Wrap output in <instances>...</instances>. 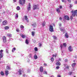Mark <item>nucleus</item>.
I'll list each match as a JSON object with an SVG mask.
<instances>
[{
    "mask_svg": "<svg viewBox=\"0 0 77 77\" xmlns=\"http://www.w3.org/2000/svg\"><path fill=\"white\" fill-rule=\"evenodd\" d=\"M71 12L72 13V14L73 17H75V15H77V10L75 11H74L73 10H72Z\"/></svg>",
    "mask_w": 77,
    "mask_h": 77,
    "instance_id": "obj_1",
    "label": "nucleus"
},
{
    "mask_svg": "<svg viewBox=\"0 0 77 77\" xmlns=\"http://www.w3.org/2000/svg\"><path fill=\"white\" fill-rule=\"evenodd\" d=\"M3 50H1L0 51V60L1 58H2L3 57Z\"/></svg>",
    "mask_w": 77,
    "mask_h": 77,
    "instance_id": "obj_2",
    "label": "nucleus"
},
{
    "mask_svg": "<svg viewBox=\"0 0 77 77\" xmlns=\"http://www.w3.org/2000/svg\"><path fill=\"white\" fill-rule=\"evenodd\" d=\"M49 30L50 32H54V30L53 29V26L51 25L50 26Z\"/></svg>",
    "mask_w": 77,
    "mask_h": 77,
    "instance_id": "obj_3",
    "label": "nucleus"
},
{
    "mask_svg": "<svg viewBox=\"0 0 77 77\" xmlns=\"http://www.w3.org/2000/svg\"><path fill=\"white\" fill-rule=\"evenodd\" d=\"M39 6V5H34L33 6V10H35V9H39V8H38Z\"/></svg>",
    "mask_w": 77,
    "mask_h": 77,
    "instance_id": "obj_4",
    "label": "nucleus"
},
{
    "mask_svg": "<svg viewBox=\"0 0 77 77\" xmlns=\"http://www.w3.org/2000/svg\"><path fill=\"white\" fill-rule=\"evenodd\" d=\"M2 25L6 26L8 24V22L6 20H4L2 22Z\"/></svg>",
    "mask_w": 77,
    "mask_h": 77,
    "instance_id": "obj_5",
    "label": "nucleus"
},
{
    "mask_svg": "<svg viewBox=\"0 0 77 77\" xmlns=\"http://www.w3.org/2000/svg\"><path fill=\"white\" fill-rule=\"evenodd\" d=\"M3 38L4 42H6V36H3Z\"/></svg>",
    "mask_w": 77,
    "mask_h": 77,
    "instance_id": "obj_6",
    "label": "nucleus"
},
{
    "mask_svg": "<svg viewBox=\"0 0 77 77\" xmlns=\"http://www.w3.org/2000/svg\"><path fill=\"white\" fill-rule=\"evenodd\" d=\"M65 19L67 20H69V17L68 16H65Z\"/></svg>",
    "mask_w": 77,
    "mask_h": 77,
    "instance_id": "obj_7",
    "label": "nucleus"
},
{
    "mask_svg": "<svg viewBox=\"0 0 77 77\" xmlns=\"http://www.w3.org/2000/svg\"><path fill=\"white\" fill-rule=\"evenodd\" d=\"M69 50V51H72V48L71 47V46H70L68 48Z\"/></svg>",
    "mask_w": 77,
    "mask_h": 77,
    "instance_id": "obj_8",
    "label": "nucleus"
},
{
    "mask_svg": "<svg viewBox=\"0 0 77 77\" xmlns=\"http://www.w3.org/2000/svg\"><path fill=\"white\" fill-rule=\"evenodd\" d=\"M32 26H33V27H35L36 26V23H33L32 24Z\"/></svg>",
    "mask_w": 77,
    "mask_h": 77,
    "instance_id": "obj_9",
    "label": "nucleus"
},
{
    "mask_svg": "<svg viewBox=\"0 0 77 77\" xmlns=\"http://www.w3.org/2000/svg\"><path fill=\"white\" fill-rule=\"evenodd\" d=\"M27 9L28 11L30 10V3H29V7H27Z\"/></svg>",
    "mask_w": 77,
    "mask_h": 77,
    "instance_id": "obj_10",
    "label": "nucleus"
},
{
    "mask_svg": "<svg viewBox=\"0 0 77 77\" xmlns=\"http://www.w3.org/2000/svg\"><path fill=\"white\" fill-rule=\"evenodd\" d=\"M25 19L27 22H29L28 18H27V17L26 16H25Z\"/></svg>",
    "mask_w": 77,
    "mask_h": 77,
    "instance_id": "obj_11",
    "label": "nucleus"
},
{
    "mask_svg": "<svg viewBox=\"0 0 77 77\" xmlns=\"http://www.w3.org/2000/svg\"><path fill=\"white\" fill-rule=\"evenodd\" d=\"M5 75L7 76L9 74V71H8L6 70L5 71Z\"/></svg>",
    "mask_w": 77,
    "mask_h": 77,
    "instance_id": "obj_12",
    "label": "nucleus"
},
{
    "mask_svg": "<svg viewBox=\"0 0 77 77\" xmlns=\"http://www.w3.org/2000/svg\"><path fill=\"white\" fill-rule=\"evenodd\" d=\"M40 70L41 71V72H43V67L42 66H41L40 67Z\"/></svg>",
    "mask_w": 77,
    "mask_h": 77,
    "instance_id": "obj_13",
    "label": "nucleus"
},
{
    "mask_svg": "<svg viewBox=\"0 0 77 77\" xmlns=\"http://www.w3.org/2000/svg\"><path fill=\"white\" fill-rule=\"evenodd\" d=\"M7 36L9 38H11L12 37V34H7Z\"/></svg>",
    "mask_w": 77,
    "mask_h": 77,
    "instance_id": "obj_14",
    "label": "nucleus"
},
{
    "mask_svg": "<svg viewBox=\"0 0 77 77\" xmlns=\"http://www.w3.org/2000/svg\"><path fill=\"white\" fill-rule=\"evenodd\" d=\"M56 10H57V12L58 13H60V9L59 8H57L56 9Z\"/></svg>",
    "mask_w": 77,
    "mask_h": 77,
    "instance_id": "obj_15",
    "label": "nucleus"
},
{
    "mask_svg": "<svg viewBox=\"0 0 77 77\" xmlns=\"http://www.w3.org/2000/svg\"><path fill=\"white\" fill-rule=\"evenodd\" d=\"M22 72V70H19L18 72V73L19 74H20V75L21 74V72Z\"/></svg>",
    "mask_w": 77,
    "mask_h": 77,
    "instance_id": "obj_16",
    "label": "nucleus"
},
{
    "mask_svg": "<svg viewBox=\"0 0 77 77\" xmlns=\"http://www.w3.org/2000/svg\"><path fill=\"white\" fill-rule=\"evenodd\" d=\"M20 36H21L23 38H24L25 37H26V36L25 35H23L22 34H20Z\"/></svg>",
    "mask_w": 77,
    "mask_h": 77,
    "instance_id": "obj_17",
    "label": "nucleus"
},
{
    "mask_svg": "<svg viewBox=\"0 0 77 77\" xmlns=\"http://www.w3.org/2000/svg\"><path fill=\"white\" fill-rule=\"evenodd\" d=\"M52 37L55 40H57V37H56V36L53 35L52 36Z\"/></svg>",
    "mask_w": 77,
    "mask_h": 77,
    "instance_id": "obj_18",
    "label": "nucleus"
},
{
    "mask_svg": "<svg viewBox=\"0 0 77 77\" xmlns=\"http://www.w3.org/2000/svg\"><path fill=\"white\" fill-rule=\"evenodd\" d=\"M18 14H16L15 17V18L16 20H17V19H18Z\"/></svg>",
    "mask_w": 77,
    "mask_h": 77,
    "instance_id": "obj_19",
    "label": "nucleus"
},
{
    "mask_svg": "<svg viewBox=\"0 0 77 77\" xmlns=\"http://www.w3.org/2000/svg\"><path fill=\"white\" fill-rule=\"evenodd\" d=\"M65 38H68L69 36L68 35V33H66L65 34Z\"/></svg>",
    "mask_w": 77,
    "mask_h": 77,
    "instance_id": "obj_20",
    "label": "nucleus"
},
{
    "mask_svg": "<svg viewBox=\"0 0 77 77\" xmlns=\"http://www.w3.org/2000/svg\"><path fill=\"white\" fill-rule=\"evenodd\" d=\"M56 65L57 66H60V63L59 62H57L56 63Z\"/></svg>",
    "mask_w": 77,
    "mask_h": 77,
    "instance_id": "obj_21",
    "label": "nucleus"
},
{
    "mask_svg": "<svg viewBox=\"0 0 77 77\" xmlns=\"http://www.w3.org/2000/svg\"><path fill=\"white\" fill-rule=\"evenodd\" d=\"M34 58L35 59H38V57L36 54L34 56Z\"/></svg>",
    "mask_w": 77,
    "mask_h": 77,
    "instance_id": "obj_22",
    "label": "nucleus"
},
{
    "mask_svg": "<svg viewBox=\"0 0 77 77\" xmlns=\"http://www.w3.org/2000/svg\"><path fill=\"white\" fill-rule=\"evenodd\" d=\"M76 65V63H72V67H74V66H75Z\"/></svg>",
    "mask_w": 77,
    "mask_h": 77,
    "instance_id": "obj_23",
    "label": "nucleus"
},
{
    "mask_svg": "<svg viewBox=\"0 0 77 77\" xmlns=\"http://www.w3.org/2000/svg\"><path fill=\"white\" fill-rule=\"evenodd\" d=\"M31 33H32V36H35V32H31Z\"/></svg>",
    "mask_w": 77,
    "mask_h": 77,
    "instance_id": "obj_24",
    "label": "nucleus"
},
{
    "mask_svg": "<svg viewBox=\"0 0 77 77\" xmlns=\"http://www.w3.org/2000/svg\"><path fill=\"white\" fill-rule=\"evenodd\" d=\"M4 28L5 30H8V29H9V26H5L4 27Z\"/></svg>",
    "mask_w": 77,
    "mask_h": 77,
    "instance_id": "obj_25",
    "label": "nucleus"
},
{
    "mask_svg": "<svg viewBox=\"0 0 77 77\" xmlns=\"http://www.w3.org/2000/svg\"><path fill=\"white\" fill-rule=\"evenodd\" d=\"M19 3L20 4V5H23L22 0H19Z\"/></svg>",
    "mask_w": 77,
    "mask_h": 77,
    "instance_id": "obj_26",
    "label": "nucleus"
},
{
    "mask_svg": "<svg viewBox=\"0 0 77 77\" xmlns=\"http://www.w3.org/2000/svg\"><path fill=\"white\" fill-rule=\"evenodd\" d=\"M17 11H19L20 10V8L19 6H18L17 8Z\"/></svg>",
    "mask_w": 77,
    "mask_h": 77,
    "instance_id": "obj_27",
    "label": "nucleus"
},
{
    "mask_svg": "<svg viewBox=\"0 0 77 77\" xmlns=\"http://www.w3.org/2000/svg\"><path fill=\"white\" fill-rule=\"evenodd\" d=\"M60 30L61 32H63V31H64L65 30V29L64 28H60Z\"/></svg>",
    "mask_w": 77,
    "mask_h": 77,
    "instance_id": "obj_28",
    "label": "nucleus"
},
{
    "mask_svg": "<svg viewBox=\"0 0 77 77\" xmlns=\"http://www.w3.org/2000/svg\"><path fill=\"white\" fill-rule=\"evenodd\" d=\"M25 42L26 44H29V42L28 41V40L27 39L26 40Z\"/></svg>",
    "mask_w": 77,
    "mask_h": 77,
    "instance_id": "obj_29",
    "label": "nucleus"
},
{
    "mask_svg": "<svg viewBox=\"0 0 77 77\" xmlns=\"http://www.w3.org/2000/svg\"><path fill=\"white\" fill-rule=\"evenodd\" d=\"M34 50L35 51H38V48L37 47H35L34 48Z\"/></svg>",
    "mask_w": 77,
    "mask_h": 77,
    "instance_id": "obj_30",
    "label": "nucleus"
},
{
    "mask_svg": "<svg viewBox=\"0 0 77 77\" xmlns=\"http://www.w3.org/2000/svg\"><path fill=\"white\" fill-rule=\"evenodd\" d=\"M1 74L2 75H4V73H3V71H2L1 72Z\"/></svg>",
    "mask_w": 77,
    "mask_h": 77,
    "instance_id": "obj_31",
    "label": "nucleus"
},
{
    "mask_svg": "<svg viewBox=\"0 0 77 77\" xmlns=\"http://www.w3.org/2000/svg\"><path fill=\"white\" fill-rule=\"evenodd\" d=\"M16 50V48H14L12 50V52H14V51H15Z\"/></svg>",
    "mask_w": 77,
    "mask_h": 77,
    "instance_id": "obj_32",
    "label": "nucleus"
},
{
    "mask_svg": "<svg viewBox=\"0 0 77 77\" xmlns=\"http://www.w3.org/2000/svg\"><path fill=\"white\" fill-rule=\"evenodd\" d=\"M43 74H47V72L46 71H44L43 72Z\"/></svg>",
    "mask_w": 77,
    "mask_h": 77,
    "instance_id": "obj_33",
    "label": "nucleus"
},
{
    "mask_svg": "<svg viewBox=\"0 0 77 77\" xmlns=\"http://www.w3.org/2000/svg\"><path fill=\"white\" fill-rule=\"evenodd\" d=\"M7 69H10V67L9 66H7L6 67Z\"/></svg>",
    "mask_w": 77,
    "mask_h": 77,
    "instance_id": "obj_34",
    "label": "nucleus"
},
{
    "mask_svg": "<svg viewBox=\"0 0 77 77\" xmlns=\"http://www.w3.org/2000/svg\"><path fill=\"white\" fill-rule=\"evenodd\" d=\"M42 25L43 26H45V22H43L42 23Z\"/></svg>",
    "mask_w": 77,
    "mask_h": 77,
    "instance_id": "obj_35",
    "label": "nucleus"
},
{
    "mask_svg": "<svg viewBox=\"0 0 77 77\" xmlns=\"http://www.w3.org/2000/svg\"><path fill=\"white\" fill-rule=\"evenodd\" d=\"M72 73H73V72H69V74L70 75H71V74H72Z\"/></svg>",
    "mask_w": 77,
    "mask_h": 77,
    "instance_id": "obj_36",
    "label": "nucleus"
},
{
    "mask_svg": "<svg viewBox=\"0 0 77 77\" xmlns=\"http://www.w3.org/2000/svg\"><path fill=\"white\" fill-rule=\"evenodd\" d=\"M63 45L64 47H66V43H63Z\"/></svg>",
    "mask_w": 77,
    "mask_h": 77,
    "instance_id": "obj_37",
    "label": "nucleus"
},
{
    "mask_svg": "<svg viewBox=\"0 0 77 77\" xmlns=\"http://www.w3.org/2000/svg\"><path fill=\"white\" fill-rule=\"evenodd\" d=\"M51 61H52V62H53V60H54V58L53 57H52L51 58Z\"/></svg>",
    "mask_w": 77,
    "mask_h": 77,
    "instance_id": "obj_38",
    "label": "nucleus"
},
{
    "mask_svg": "<svg viewBox=\"0 0 77 77\" xmlns=\"http://www.w3.org/2000/svg\"><path fill=\"white\" fill-rule=\"evenodd\" d=\"M57 56V55L56 54L55 55L53 54L52 55L53 57H56Z\"/></svg>",
    "mask_w": 77,
    "mask_h": 77,
    "instance_id": "obj_39",
    "label": "nucleus"
},
{
    "mask_svg": "<svg viewBox=\"0 0 77 77\" xmlns=\"http://www.w3.org/2000/svg\"><path fill=\"white\" fill-rule=\"evenodd\" d=\"M73 19V17H72V16H71V17H70V20H72Z\"/></svg>",
    "mask_w": 77,
    "mask_h": 77,
    "instance_id": "obj_40",
    "label": "nucleus"
},
{
    "mask_svg": "<svg viewBox=\"0 0 77 77\" xmlns=\"http://www.w3.org/2000/svg\"><path fill=\"white\" fill-rule=\"evenodd\" d=\"M17 66H20V63H17Z\"/></svg>",
    "mask_w": 77,
    "mask_h": 77,
    "instance_id": "obj_41",
    "label": "nucleus"
},
{
    "mask_svg": "<svg viewBox=\"0 0 77 77\" xmlns=\"http://www.w3.org/2000/svg\"><path fill=\"white\" fill-rule=\"evenodd\" d=\"M69 6L70 8H72V4H70Z\"/></svg>",
    "mask_w": 77,
    "mask_h": 77,
    "instance_id": "obj_42",
    "label": "nucleus"
},
{
    "mask_svg": "<svg viewBox=\"0 0 77 77\" xmlns=\"http://www.w3.org/2000/svg\"><path fill=\"white\" fill-rule=\"evenodd\" d=\"M29 57L31 58L32 57V54H30L29 55Z\"/></svg>",
    "mask_w": 77,
    "mask_h": 77,
    "instance_id": "obj_43",
    "label": "nucleus"
},
{
    "mask_svg": "<svg viewBox=\"0 0 77 77\" xmlns=\"http://www.w3.org/2000/svg\"><path fill=\"white\" fill-rule=\"evenodd\" d=\"M16 31H17V32H19L20 31V30H19V29H17Z\"/></svg>",
    "mask_w": 77,
    "mask_h": 77,
    "instance_id": "obj_44",
    "label": "nucleus"
},
{
    "mask_svg": "<svg viewBox=\"0 0 77 77\" xmlns=\"http://www.w3.org/2000/svg\"><path fill=\"white\" fill-rule=\"evenodd\" d=\"M65 62H68V60L67 59H66L65 60Z\"/></svg>",
    "mask_w": 77,
    "mask_h": 77,
    "instance_id": "obj_45",
    "label": "nucleus"
},
{
    "mask_svg": "<svg viewBox=\"0 0 77 77\" xmlns=\"http://www.w3.org/2000/svg\"><path fill=\"white\" fill-rule=\"evenodd\" d=\"M20 28H21V29H23L24 28V26H20Z\"/></svg>",
    "mask_w": 77,
    "mask_h": 77,
    "instance_id": "obj_46",
    "label": "nucleus"
},
{
    "mask_svg": "<svg viewBox=\"0 0 77 77\" xmlns=\"http://www.w3.org/2000/svg\"><path fill=\"white\" fill-rule=\"evenodd\" d=\"M60 9H62V6H60L59 7Z\"/></svg>",
    "mask_w": 77,
    "mask_h": 77,
    "instance_id": "obj_47",
    "label": "nucleus"
},
{
    "mask_svg": "<svg viewBox=\"0 0 77 77\" xmlns=\"http://www.w3.org/2000/svg\"><path fill=\"white\" fill-rule=\"evenodd\" d=\"M23 2V4H24V2H26V0H22Z\"/></svg>",
    "mask_w": 77,
    "mask_h": 77,
    "instance_id": "obj_48",
    "label": "nucleus"
},
{
    "mask_svg": "<svg viewBox=\"0 0 77 77\" xmlns=\"http://www.w3.org/2000/svg\"><path fill=\"white\" fill-rule=\"evenodd\" d=\"M60 67H59V66H57V67H56V69H59Z\"/></svg>",
    "mask_w": 77,
    "mask_h": 77,
    "instance_id": "obj_49",
    "label": "nucleus"
},
{
    "mask_svg": "<svg viewBox=\"0 0 77 77\" xmlns=\"http://www.w3.org/2000/svg\"><path fill=\"white\" fill-rule=\"evenodd\" d=\"M23 77H26V74H23Z\"/></svg>",
    "mask_w": 77,
    "mask_h": 77,
    "instance_id": "obj_50",
    "label": "nucleus"
},
{
    "mask_svg": "<svg viewBox=\"0 0 77 77\" xmlns=\"http://www.w3.org/2000/svg\"><path fill=\"white\" fill-rule=\"evenodd\" d=\"M6 53H8V50L7 49H6Z\"/></svg>",
    "mask_w": 77,
    "mask_h": 77,
    "instance_id": "obj_51",
    "label": "nucleus"
},
{
    "mask_svg": "<svg viewBox=\"0 0 77 77\" xmlns=\"http://www.w3.org/2000/svg\"><path fill=\"white\" fill-rule=\"evenodd\" d=\"M60 20H62V18L61 17H60Z\"/></svg>",
    "mask_w": 77,
    "mask_h": 77,
    "instance_id": "obj_52",
    "label": "nucleus"
},
{
    "mask_svg": "<svg viewBox=\"0 0 77 77\" xmlns=\"http://www.w3.org/2000/svg\"><path fill=\"white\" fill-rule=\"evenodd\" d=\"M68 0V2H70V3H71V0Z\"/></svg>",
    "mask_w": 77,
    "mask_h": 77,
    "instance_id": "obj_53",
    "label": "nucleus"
},
{
    "mask_svg": "<svg viewBox=\"0 0 77 77\" xmlns=\"http://www.w3.org/2000/svg\"><path fill=\"white\" fill-rule=\"evenodd\" d=\"M27 71H28V72H30V70H28Z\"/></svg>",
    "mask_w": 77,
    "mask_h": 77,
    "instance_id": "obj_54",
    "label": "nucleus"
},
{
    "mask_svg": "<svg viewBox=\"0 0 77 77\" xmlns=\"http://www.w3.org/2000/svg\"><path fill=\"white\" fill-rule=\"evenodd\" d=\"M66 69H69V66H67V67H66Z\"/></svg>",
    "mask_w": 77,
    "mask_h": 77,
    "instance_id": "obj_55",
    "label": "nucleus"
},
{
    "mask_svg": "<svg viewBox=\"0 0 77 77\" xmlns=\"http://www.w3.org/2000/svg\"><path fill=\"white\" fill-rule=\"evenodd\" d=\"M63 46L62 45H60V47H61V48L62 49V47Z\"/></svg>",
    "mask_w": 77,
    "mask_h": 77,
    "instance_id": "obj_56",
    "label": "nucleus"
},
{
    "mask_svg": "<svg viewBox=\"0 0 77 77\" xmlns=\"http://www.w3.org/2000/svg\"><path fill=\"white\" fill-rule=\"evenodd\" d=\"M58 77H61V76L60 75H58Z\"/></svg>",
    "mask_w": 77,
    "mask_h": 77,
    "instance_id": "obj_57",
    "label": "nucleus"
},
{
    "mask_svg": "<svg viewBox=\"0 0 77 77\" xmlns=\"http://www.w3.org/2000/svg\"><path fill=\"white\" fill-rule=\"evenodd\" d=\"M59 26H62L61 23H59Z\"/></svg>",
    "mask_w": 77,
    "mask_h": 77,
    "instance_id": "obj_58",
    "label": "nucleus"
},
{
    "mask_svg": "<svg viewBox=\"0 0 77 77\" xmlns=\"http://www.w3.org/2000/svg\"><path fill=\"white\" fill-rule=\"evenodd\" d=\"M39 45L40 47H41V45H42V44H39Z\"/></svg>",
    "mask_w": 77,
    "mask_h": 77,
    "instance_id": "obj_59",
    "label": "nucleus"
},
{
    "mask_svg": "<svg viewBox=\"0 0 77 77\" xmlns=\"http://www.w3.org/2000/svg\"><path fill=\"white\" fill-rule=\"evenodd\" d=\"M44 65H45V66H47V64H46V63H44Z\"/></svg>",
    "mask_w": 77,
    "mask_h": 77,
    "instance_id": "obj_60",
    "label": "nucleus"
},
{
    "mask_svg": "<svg viewBox=\"0 0 77 77\" xmlns=\"http://www.w3.org/2000/svg\"><path fill=\"white\" fill-rule=\"evenodd\" d=\"M62 1L63 2H65V0H62Z\"/></svg>",
    "mask_w": 77,
    "mask_h": 77,
    "instance_id": "obj_61",
    "label": "nucleus"
},
{
    "mask_svg": "<svg viewBox=\"0 0 77 77\" xmlns=\"http://www.w3.org/2000/svg\"><path fill=\"white\" fill-rule=\"evenodd\" d=\"M13 0L14 2H16V1H17V0Z\"/></svg>",
    "mask_w": 77,
    "mask_h": 77,
    "instance_id": "obj_62",
    "label": "nucleus"
},
{
    "mask_svg": "<svg viewBox=\"0 0 77 77\" xmlns=\"http://www.w3.org/2000/svg\"><path fill=\"white\" fill-rule=\"evenodd\" d=\"M75 4H77V1L75 2Z\"/></svg>",
    "mask_w": 77,
    "mask_h": 77,
    "instance_id": "obj_63",
    "label": "nucleus"
},
{
    "mask_svg": "<svg viewBox=\"0 0 77 77\" xmlns=\"http://www.w3.org/2000/svg\"><path fill=\"white\" fill-rule=\"evenodd\" d=\"M1 22H2V20L0 19V23H1Z\"/></svg>",
    "mask_w": 77,
    "mask_h": 77,
    "instance_id": "obj_64",
    "label": "nucleus"
}]
</instances>
